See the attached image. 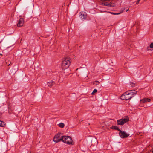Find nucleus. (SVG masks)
<instances>
[{
	"mask_svg": "<svg viewBox=\"0 0 153 153\" xmlns=\"http://www.w3.org/2000/svg\"><path fill=\"white\" fill-rule=\"evenodd\" d=\"M150 47L151 48H153V43L152 42L151 43L150 45Z\"/></svg>",
	"mask_w": 153,
	"mask_h": 153,
	"instance_id": "nucleus-21",
	"label": "nucleus"
},
{
	"mask_svg": "<svg viewBox=\"0 0 153 153\" xmlns=\"http://www.w3.org/2000/svg\"><path fill=\"white\" fill-rule=\"evenodd\" d=\"M97 89H94V90H93V92H92L91 94H93L94 93L97 92Z\"/></svg>",
	"mask_w": 153,
	"mask_h": 153,
	"instance_id": "nucleus-19",
	"label": "nucleus"
},
{
	"mask_svg": "<svg viewBox=\"0 0 153 153\" xmlns=\"http://www.w3.org/2000/svg\"><path fill=\"white\" fill-rule=\"evenodd\" d=\"M151 100V99H150L148 98H143L142 100H141L140 101V103H144L146 102H149Z\"/></svg>",
	"mask_w": 153,
	"mask_h": 153,
	"instance_id": "nucleus-8",
	"label": "nucleus"
},
{
	"mask_svg": "<svg viewBox=\"0 0 153 153\" xmlns=\"http://www.w3.org/2000/svg\"><path fill=\"white\" fill-rule=\"evenodd\" d=\"M137 94L134 90L126 91L121 96V99L123 100H128L131 99Z\"/></svg>",
	"mask_w": 153,
	"mask_h": 153,
	"instance_id": "nucleus-1",
	"label": "nucleus"
},
{
	"mask_svg": "<svg viewBox=\"0 0 153 153\" xmlns=\"http://www.w3.org/2000/svg\"><path fill=\"white\" fill-rule=\"evenodd\" d=\"M103 5L104 6H112L110 4V3H108L107 2L104 3L103 4Z\"/></svg>",
	"mask_w": 153,
	"mask_h": 153,
	"instance_id": "nucleus-14",
	"label": "nucleus"
},
{
	"mask_svg": "<svg viewBox=\"0 0 153 153\" xmlns=\"http://www.w3.org/2000/svg\"><path fill=\"white\" fill-rule=\"evenodd\" d=\"M119 134L120 137L123 138H126L129 135V134H127L125 131H122L121 130L119 131Z\"/></svg>",
	"mask_w": 153,
	"mask_h": 153,
	"instance_id": "nucleus-6",
	"label": "nucleus"
},
{
	"mask_svg": "<svg viewBox=\"0 0 153 153\" xmlns=\"http://www.w3.org/2000/svg\"><path fill=\"white\" fill-rule=\"evenodd\" d=\"M130 85L132 87H134L135 85V83H133V82H130Z\"/></svg>",
	"mask_w": 153,
	"mask_h": 153,
	"instance_id": "nucleus-18",
	"label": "nucleus"
},
{
	"mask_svg": "<svg viewBox=\"0 0 153 153\" xmlns=\"http://www.w3.org/2000/svg\"><path fill=\"white\" fill-rule=\"evenodd\" d=\"M80 17L82 19H85L86 18V13L85 12L81 13Z\"/></svg>",
	"mask_w": 153,
	"mask_h": 153,
	"instance_id": "nucleus-9",
	"label": "nucleus"
},
{
	"mask_svg": "<svg viewBox=\"0 0 153 153\" xmlns=\"http://www.w3.org/2000/svg\"><path fill=\"white\" fill-rule=\"evenodd\" d=\"M49 12V10H47V13H48Z\"/></svg>",
	"mask_w": 153,
	"mask_h": 153,
	"instance_id": "nucleus-24",
	"label": "nucleus"
},
{
	"mask_svg": "<svg viewBox=\"0 0 153 153\" xmlns=\"http://www.w3.org/2000/svg\"><path fill=\"white\" fill-rule=\"evenodd\" d=\"M110 4H111V6H110V7H113L115 6V4L114 3H110Z\"/></svg>",
	"mask_w": 153,
	"mask_h": 153,
	"instance_id": "nucleus-20",
	"label": "nucleus"
},
{
	"mask_svg": "<svg viewBox=\"0 0 153 153\" xmlns=\"http://www.w3.org/2000/svg\"><path fill=\"white\" fill-rule=\"evenodd\" d=\"M139 1H138L137 3H137V4L138 3H139Z\"/></svg>",
	"mask_w": 153,
	"mask_h": 153,
	"instance_id": "nucleus-25",
	"label": "nucleus"
},
{
	"mask_svg": "<svg viewBox=\"0 0 153 153\" xmlns=\"http://www.w3.org/2000/svg\"><path fill=\"white\" fill-rule=\"evenodd\" d=\"M124 10H125V11L126 12H127L129 10V8H128L127 7H126V8H124Z\"/></svg>",
	"mask_w": 153,
	"mask_h": 153,
	"instance_id": "nucleus-22",
	"label": "nucleus"
},
{
	"mask_svg": "<svg viewBox=\"0 0 153 153\" xmlns=\"http://www.w3.org/2000/svg\"><path fill=\"white\" fill-rule=\"evenodd\" d=\"M5 126V123L1 120H0V126L1 127H4Z\"/></svg>",
	"mask_w": 153,
	"mask_h": 153,
	"instance_id": "nucleus-12",
	"label": "nucleus"
},
{
	"mask_svg": "<svg viewBox=\"0 0 153 153\" xmlns=\"http://www.w3.org/2000/svg\"><path fill=\"white\" fill-rule=\"evenodd\" d=\"M60 136V134L58 133L56 134L54 137L53 138V141L56 143H57L62 141V136Z\"/></svg>",
	"mask_w": 153,
	"mask_h": 153,
	"instance_id": "nucleus-5",
	"label": "nucleus"
},
{
	"mask_svg": "<svg viewBox=\"0 0 153 153\" xmlns=\"http://www.w3.org/2000/svg\"><path fill=\"white\" fill-rule=\"evenodd\" d=\"M62 141L63 142L69 145H73V142L72 138L69 136H62Z\"/></svg>",
	"mask_w": 153,
	"mask_h": 153,
	"instance_id": "nucleus-3",
	"label": "nucleus"
},
{
	"mask_svg": "<svg viewBox=\"0 0 153 153\" xmlns=\"http://www.w3.org/2000/svg\"><path fill=\"white\" fill-rule=\"evenodd\" d=\"M110 128L112 129L116 130L118 131H119L120 130L118 127L116 126H112Z\"/></svg>",
	"mask_w": 153,
	"mask_h": 153,
	"instance_id": "nucleus-10",
	"label": "nucleus"
},
{
	"mask_svg": "<svg viewBox=\"0 0 153 153\" xmlns=\"http://www.w3.org/2000/svg\"><path fill=\"white\" fill-rule=\"evenodd\" d=\"M24 23V19L22 18H20L18 20V22L17 24L18 27H19L23 25Z\"/></svg>",
	"mask_w": 153,
	"mask_h": 153,
	"instance_id": "nucleus-7",
	"label": "nucleus"
},
{
	"mask_svg": "<svg viewBox=\"0 0 153 153\" xmlns=\"http://www.w3.org/2000/svg\"><path fill=\"white\" fill-rule=\"evenodd\" d=\"M6 62L7 65H9L11 63L8 60H6Z\"/></svg>",
	"mask_w": 153,
	"mask_h": 153,
	"instance_id": "nucleus-16",
	"label": "nucleus"
},
{
	"mask_svg": "<svg viewBox=\"0 0 153 153\" xmlns=\"http://www.w3.org/2000/svg\"><path fill=\"white\" fill-rule=\"evenodd\" d=\"M82 121V120H81V121Z\"/></svg>",
	"mask_w": 153,
	"mask_h": 153,
	"instance_id": "nucleus-27",
	"label": "nucleus"
},
{
	"mask_svg": "<svg viewBox=\"0 0 153 153\" xmlns=\"http://www.w3.org/2000/svg\"><path fill=\"white\" fill-rule=\"evenodd\" d=\"M152 152L153 153V151H152Z\"/></svg>",
	"mask_w": 153,
	"mask_h": 153,
	"instance_id": "nucleus-26",
	"label": "nucleus"
},
{
	"mask_svg": "<svg viewBox=\"0 0 153 153\" xmlns=\"http://www.w3.org/2000/svg\"><path fill=\"white\" fill-rule=\"evenodd\" d=\"M100 82L98 81H95L93 82V84L95 85H97L99 84Z\"/></svg>",
	"mask_w": 153,
	"mask_h": 153,
	"instance_id": "nucleus-13",
	"label": "nucleus"
},
{
	"mask_svg": "<svg viewBox=\"0 0 153 153\" xmlns=\"http://www.w3.org/2000/svg\"><path fill=\"white\" fill-rule=\"evenodd\" d=\"M123 11L122 12H120V13H116L111 12H109V13H111L112 14H114V15H118V14H120L121 13H122L123 12Z\"/></svg>",
	"mask_w": 153,
	"mask_h": 153,
	"instance_id": "nucleus-17",
	"label": "nucleus"
},
{
	"mask_svg": "<svg viewBox=\"0 0 153 153\" xmlns=\"http://www.w3.org/2000/svg\"><path fill=\"white\" fill-rule=\"evenodd\" d=\"M71 60L69 57L64 58V59L62 61L61 67L63 70H65L68 68L71 63Z\"/></svg>",
	"mask_w": 153,
	"mask_h": 153,
	"instance_id": "nucleus-2",
	"label": "nucleus"
},
{
	"mask_svg": "<svg viewBox=\"0 0 153 153\" xmlns=\"http://www.w3.org/2000/svg\"><path fill=\"white\" fill-rule=\"evenodd\" d=\"M59 127L61 128H63L65 126V125H64V123H60L59 124Z\"/></svg>",
	"mask_w": 153,
	"mask_h": 153,
	"instance_id": "nucleus-15",
	"label": "nucleus"
},
{
	"mask_svg": "<svg viewBox=\"0 0 153 153\" xmlns=\"http://www.w3.org/2000/svg\"><path fill=\"white\" fill-rule=\"evenodd\" d=\"M129 120V119L128 117H126V118L118 120H117V125H123L125 123L127 122Z\"/></svg>",
	"mask_w": 153,
	"mask_h": 153,
	"instance_id": "nucleus-4",
	"label": "nucleus"
},
{
	"mask_svg": "<svg viewBox=\"0 0 153 153\" xmlns=\"http://www.w3.org/2000/svg\"><path fill=\"white\" fill-rule=\"evenodd\" d=\"M2 115V114L0 112V118H1V116Z\"/></svg>",
	"mask_w": 153,
	"mask_h": 153,
	"instance_id": "nucleus-23",
	"label": "nucleus"
},
{
	"mask_svg": "<svg viewBox=\"0 0 153 153\" xmlns=\"http://www.w3.org/2000/svg\"><path fill=\"white\" fill-rule=\"evenodd\" d=\"M55 84L54 82L51 81V82H48V86L51 87L53 85Z\"/></svg>",
	"mask_w": 153,
	"mask_h": 153,
	"instance_id": "nucleus-11",
	"label": "nucleus"
}]
</instances>
